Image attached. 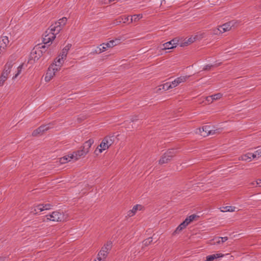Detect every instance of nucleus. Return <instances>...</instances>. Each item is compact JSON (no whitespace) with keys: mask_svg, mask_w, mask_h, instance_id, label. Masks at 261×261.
<instances>
[{"mask_svg":"<svg viewBox=\"0 0 261 261\" xmlns=\"http://www.w3.org/2000/svg\"><path fill=\"white\" fill-rule=\"evenodd\" d=\"M52 206L53 205L49 203L45 204H39L34 207V211H32V212L37 214L38 212H40L44 210H50Z\"/></svg>","mask_w":261,"mask_h":261,"instance_id":"obj_13","label":"nucleus"},{"mask_svg":"<svg viewBox=\"0 0 261 261\" xmlns=\"http://www.w3.org/2000/svg\"><path fill=\"white\" fill-rule=\"evenodd\" d=\"M240 160L246 161V162H250L252 159H254L253 153L248 152L246 154L242 155L239 158Z\"/></svg>","mask_w":261,"mask_h":261,"instance_id":"obj_20","label":"nucleus"},{"mask_svg":"<svg viewBox=\"0 0 261 261\" xmlns=\"http://www.w3.org/2000/svg\"><path fill=\"white\" fill-rule=\"evenodd\" d=\"M46 219L47 220L51 221H61L62 218L63 217V215L61 213L55 211L53 212L50 215H47L45 216Z\"/></svg>","mask_w":261,"mask_h":261,"instance_id":"obj_9","label":"nucleus"},{"mask_svg":"<svg viewBox=\"0 0 261 261\" xmlns=\"http://www.w3.org/2000/svg\"><path fill=\"white\" fill-rule=\"evenodd\" d=\"M190 76L184 75L180 76L176 78L174 81L171 82H169L172 86V89L177 87L180 83L185 82L189 77Z\"/></svg>","mask_w":261,"mask_h":261,"instance_id":"obj_11","label":"nucleus"},{"mask_svg":"<svg viewBox=\"0 0 261 261\" xmlns=\"http://www.w3.org/2000/svg\"><path fill=\"white\" fill-rule=\"evenodd\" d=\"M115 139L114 136H108L105 137L95 150V153L98 155L108 149L114 143Z\"/></svg>","mask_w":261,"mask_h":261,"instance_id":"obj_1","label":"nucleus"},{"mask_svg":"<svg viewBox=\"0 0 261 261\" xmlns=\"http://www.w3.org/2000/svg\"><path fill=\"white\" fill-rule=\"evenodd\" d=\"M152 241V238H149L145 240H144L143 242V244L145 245H148L150 244V243Z\"/></svg>","mask_w":261,"mask_h":261,"instance_id":"obj_41","label":"nucleus"},{"mask_svg":"<svg viewBox=\"0 0 261 261\" xmlns=\"http://www.w3.org/2000/svg\"><path fill=\"white\" fill-rule=\"evenodd\" d=\"M108 46L107 44H105V43L100 45L98 47L99 53H101L105 51L108 49Z\"/></svg>","mask_w":261,"mask_h":261,"instance_id":"obj_35","label":"nucleus"},{"mask_svg":"<svg viewBox=\"0 0 261 261\" xmlns=\"http://www.w3.org/2000/svg\"><path fill=\"white\" fill-rule=\"evenodd\" d=\"M228 240L227 237H216L210 241V244L211 245H219L222 244Z\"/></svg>","mask_w":261,"mask_h":261,"instance_id":"obj_14","label":"nucleus"},{"mask_svg":"<svg viewBox=\"0 0 261 261\" xmlns=\"http://www.w3.org/2000/svg\"><path fill=\"white\" fill-rule=\"evenodd\" d=\"M143 206L140 204H137L133 206L132 210L128 211L127 213V217H132L134 216L138 211H141Z\"/></svg>","mask_w":261,"mask_h":261,"instance_id":"obj_17","label":"nucleus"},{"mask_svg":"<svg viewBox=\"0 0 261 261\" xmlns=\"http://www.w3.org/2000/svg\"><path fill=\"white\" fill-rule=\"evenodd\" d=\"M187 225H186L184 222H182L178 227L176 228V230L174 231V233H179L180 231H181L183 229L186 227Z\"/></svg>","mask_w":261,"mask_h":261,"instance_id":"obj_33","label":"nucleus"},{"mask_svg":"<svg viewBox=\"0 0 261 261\" xmlns=\"http://www.w3.org/2000/svg\"><path fill=\"white\" fill-rule=\"evenodd\" d=\"M93 143L94 140L92 139H90L84 143L82 147L85 150H87V152L88 153L89 151L90 148L91 147Z\"/></svg>","mask_w":261,"mask_h":261,"instance_id":"obj_26","label":"nucleus"},{"mask_svg":"<svg viewBox=\"0 0 261 261\" xmlns=\"http://www.w3.org/2000/svg\"><path fill=\"white\" fill-rule=\"evenodd\" d=\"M9 40L7 36H2L0 37V54L6 50L8 44Z\"/></svg>","mask_w":261,"mask_h":261,"instance_id":"obj_12","label":"nucleus"},{"mask_svg":"<svg viewBox=\"0 0 261 261\" xmlns=\"http://www.w3.org/2000/svg\"><path fill=\"white\" fill-rule=\"evenodd\" d=\"M222 96V94L220 93L212 95L206 98V100L208 102H212L213 100L220 99Z\"/></svg>","mask_w":261,"mask_h":261,"instance_id":"obj_23","label":"nucleus"},{"mask_svg":"<svg viewBox=\"0 0 261 261\" xmlns=\"http://www.w3.org/2000/svg\"><path fill=\"white\" fill-rule=\"evenodd\" d=\"M51 127L50 126V124H46L40 126L39 127L34 130L32 133V135L34 136H36L38 135H40L42 134L44 131L47 130Z\"/></svg>","mask_w":261,"mask_h":261,"instance_id":"obj_15","label":"nucleus"},{"mask_svg":"<svg viewBox=\"0 0 261 261\" xmlns=\"http://www.w3.org/2000/svg\"><path fill=\"white\" fill-rule=\"evenodd\" d=\"M251 184L254 187H257L255 184V181L251 182Z\"/></svg>","mask_w":261,"mask_h":261,"instance_id":"obj_47","label":"nucleus"},{"mask_svg":"<svg viewBox=\"0 0 261 261\" xmlns=\"http://www.w3.org/2000/svg\"><path fill=\"white\" fill-rule=\"evenodd\" d=\"M221 211L222 212H232L236 211V207L233 206H226L220 208Z\"/></svg>","mask_w":261,"mask_h":261,"instance_id":"obj_27","label":"nucleus"},{"mask_svg":"<svg viewBox=\"0 0 261 261\" xmlns=\"http://www.w3.org/2000/svg\"><path fill=\"white\" fill-rule=\"evenodd\" d=\"M9 74H8L7 72H4L3 71L1 76H2V77H5V78L7 79L8 78V75H9Z\"/></svg>","mask_w":261,"mask_h":261,"instance_id":"obj_43","label":"nucleus"},{"mask_svg":"<svg viewBox=\"0 0 261 261\" xmlns=\"http://www.w3.org/2000/svg\"><path fill=\"white\" fill-rule=\"evenodd\" d=\"M178 42V40L176 38H174L170 41L161 45L160 48L162 50L172 49L177 46Z\"/></svg>","mask_w":261,"mask_h":261,"instance_id":"obj_6","label":"nucleus"},{"mask_svg":"<svg viewBox=\"0 0 261 261\" xmlns=\"http://www.w3.org/2000/svg\"><path fill=\"white\" fill-rule=\"evenodd\" d=\"M22 67H23V65L22 64L20 65L17 67V72H16V73L15 74V75L13 77V79H15L17 78V76L20 74V73H21V72L22 71Z\"/></svg>","mask_w":261,"mask_h":261,"instance_id":"obj_34","label":"nucleus"},{"mask_svg":"<svg viewBox=\"0 0 261 261\" xmlns=\"http://www.w3.org/2000/svg\"><path fill=\"white\" fill-rule=\"evenodd\" d=\"M215 131L211 129L210 126L205 125L201 128H199L196 133L199 134L201 136L205 137L208 135L214 134Z\"/></svg>","mask_w":261,"mask_h":261,"instance_id":"obj_5","label":"nucleus"},{"mask_svg":"<svg viewBox=\"0 0 261 261\" xmlns=\"http://www.w3.org/2000/svg\"><path fill=\"white\" fill-rule=\"evenodd\" d=\"M165 0H161V4L162 5L163 3H165Z\"/></svg>","mask_w":261,"mask_h":261,"instance_id":"obj_48","label":"nucleus"},{"mask_svg":"<svg viewBox=\"0 0 261 261\" xmlns=\"http://www.w3.org/2000/svg\"><path fill=\"white\" fill-rule=\"evenodd\" d=\"M196 40L195 36H194V37L191 36L190 38H189L187 40H186L185 41V43H186L187 44H190L193 43Z\"/></svg>","mask_w":261,"mask_h":261,"instance_id":"obj_36","label":"nucleus"},{"mask_svg":"<svg viewBox=\"0 0 261 261\" xmlns=\"http://www.w3.org/2000/svg\"><path fill=\"white\" fill-rule=\"evenodd\" d=\"M66 22L67 18L66 17H63L60 19L58 21L52 24L51 25L56 30V32L60 33Z\"/></svg>","mask_w":261,"mask_h":261,"instance_id":"obj_10","label":"nucleus"},{"mask_svg":"<svg viewBox=\"0 0 261 261\" xmlns=\"http://www.w3.org/2000/svg\"><path fill=\"white\" fill-rule=\"evenodd\" d=\"M73 156H72L71 154H68L67 155H65L62 158H61L59 159V162L60 164H65L69 161H70L71 160H73Z\"/></svg>","mask_w":261,"mask_h":261,"instance_id":"obj_24","label":"nucleus"},{"mask_svg":"<svg viewBox=\"0 0 261 261\" xmlns=\"http://www.w3.org/2000/svg\"><path fill=\"white\" fill-rule=\"evenodd\" d=\"M41 47H42V48H45V47H44V45H42Z\"/></svg>","mask_w":261,"mask_h":261,"instance_id":"obj_49","label":"nucleus"},{"mask_svg":"<svg viewBox=\"0 0 261 261\" xmlns=\"http://www.w3.org/2000/svg\"><path fill=\"white\" fill-rule=\"evenodd\" d=\"M175 153V150L173 149L168 150L159 160V163L163 164L170 161Z\"/></svg>","mask_w":261,"mask_h":261,"instance_id":"obj_4","label":"nucleus"},{"mask_svg":"<svg viewBox=\"0 0 261 261\" xmlns=\"http://www.w3.org/2000/svg\"><path fill=\"white\" fill-rule=\"evenodd\" d=\"M65 59H62V57L58 56L55 60V62L51 65L59 71L60 70L61 67L63 65Z\"/></svg>","mask_w":261,"mask_h":261,"instance_id":"obj_19","label":"nucleus"},{"mask_svg":"<svg viewBox=\"0 0 261 261\" xmlns=\"http://www.w3.org/2000/svg\"><path fill=\"white\" fill-rule=\"evenodd\" d=\"M121 20L119 21L120 22L122 21L123 23H126L129 20V16H123L121 17Z\"/></svg>","mask_w":261,"mask_h":261,"instance_id":"obj_40","label":"nucleus"},{"mask_svg":"<svg viewBox=\"0 0 261 261\" xmlns=\"http://www.w3.org/2000/svg\"><path fill=\"white\" fill-rule=\"evenodd\" d=\"M107 254L108 252H107V250L101 248V250L98 254L97 258L95 260H97V261H105Z\"/></svg>","mask_w":261,"mask_h":261,"instance_id":"obj_22","label":"nucleus"},{"mask_svg":"<svg viewBox=\"0 0 261 261\" xmlns=\"http://www.w3.org/2000/svg\"><path fill=\"white\" fill-rule=\"evenodd\" d=\"M42 56V50L40 47H36L32 51L30 55L31 60L37 61Z\"/></svg>","mask_w":261,"mask_h":261,"instance_id":"obj_7","label":"nucleus"},{"mask_svg":"<svg viewBox=\"0 0 261 261\" xmlns=\"http://www.w3.org/2000/svg\"><path fill=\"white\" fill-rule=\"evenodd\" d=\"M7 80V79L5 78V77H2L0 76V86H3L6 81Z\"/></svg>","mask_w":261,"mask_h":261,"instance_id":"obj_42","label":"nucleus"},{"mask_svg":"<svg viewBox=\"0 0 261 261\" xmlns=\"http://www.w3.org/2000/svg\"><path fill=\"white\" fill-rule=\"evenodd\" d=\"M142 18V14H139L134 15L133 16H132V17H131L130 22H132L133 21H134V22L138 21L139 20H140Z\"/></svg>","mask_w":261,"mask_h":261,"instance_id":"obj_31","label":"nucleus"},{"mask_svg":"<svg viewBox=\"0 0 261 261\" xmlns=\"http://www.w3.org/2000/svg\"><path fill=\"white\" fill-rule=\"evenodd\" d=\"M160 87H161L159 88L160 90L162 89L165 91L172 89V86H171V84L169 82H167L160 86Z\"/></svg>","mask_w":261,"mask_h":261,"instance_id":"obj_32","label":"nucleus"},{"mask_svg":"<svg viewBox=\"0 0 261 261\" xmlns=\"http://www.w3.org/2000/svg\"><path fill=\"white\" fill-rule=\"evenodd\" d=\"M59 32H56V30L51 25L45 32L43 37V42L44 44H50L55 39L56 35Z\"/></svg>","mask_w":261,"mask_h":261,"instance_id":"obj_2","label":"nucleus"},{"mask_svg":"<svg viewBox=\"0 0 261 261\" xmlns=\"http://www.w3.org/2000/svg\"><path fill=\"white\" fill-rule=\"evenodd\" d=\"M51 127L50 126V124H46L40 126L39 127L34 130L32 133V135L34 136H36L38 135H40L42 134L44 131L47 130Z\"/></svg>","mask_w":261,"mask_h":261,"instance_id":"obj_16","label":"nucleus"},{"mask_svg":"<svg viewBox=\"0 0 261 261\" xmlns=\"http://www.w3.org/2000/svg\"><path fill=\"white\" fill-rule=\"evenodd\" d=\"M196 217V215H192L188 217L184 221V223L186 224V225H188L191 222H192L194 219Z\"/></svg>","mask_w":261,"mask_h":261,"instance_id":"obj_30","label":"nucleus"},{"mask_svg":"<svg viewBox=\"0 0 261 261\" xmlns=\"http://www.w3.org/2000/svg\"><path fill=\"white\" fill-rule=\"evenodd\" d=\"M254 158H258L261 156V148H259L253 153Z\"/></svg>","mask_w":261,"mask_h":261,"instance_id":"obj_38","label":"nucleus"},{"mask_svg":"<svg viewBox=\"0 0 261 261\" xmlns=\"http://www.w3.org/2000/svg\"><path fill=\"white\" fill-rule=\"evenodd\" d=\"M88 153L87 150L84 149L83 147L81 150H77L71 154L73 156V160H77L80 158L86 155Z\"/></svg>","mask_w":261,"mask_h":261,"instance_id":"obj_18","label":"nucleus"},{"mask_svg":"<svg viewBox=\"0 0 261 261\" xmlns=\"http://www.w3.org/2000/svg\"><path fill=\"white\" fill-rule=\"evenodd\" d=\"M119 41V39L112 40L107 43H105V44L107 45L108 48H111L118 44Z\"/></svg>","mask_w":261,"mask_h":261,"instance_id":"obj_29","label":"nucleus"},{"mask_svg":"<svg viewBox=\"0 0 261 261\" xmlns=\"http://www.w3.org/2000/svg\"><path fill=\"white\" fill-rule=\"evenodd\" d=\"M71 45L70 44H67L62 49L61 53L59 56L62 58V59H66L68 51L70 49Z\"/></svg>","mask_w":261,"mask_h":261,"instance_id":"obj_21","label":"nucleus"},{"mask_svg":"<svg viewBox=\"0 0 261 261\" xmlns=\"http://www.w3.org/2000/svg\"><path fill=\"white\" fill-rule=\"evenodd\" d=\"M112 247V243L111 242H108L105 246L102 248V249L107 250V252H108V251L111 249Z\"/></svg>","mask_w":261,"mask_h":261,"instance_id":"obj_37","label":"nucleus"},{"mask_svg":"<svg viewBox=\"0 0 261 261\" xmlns=\"http://www.w3.org/2000/svg\"><path fill=\"white\" fill-rule=\"evenodd\" d=\"M255 184L256 186L261 187V179H258L256 181H255Z\"/></svg>","mask_w":261,"mask_h":261,"instance_id":"obj_44","label":"nucleus"},{"mask_svg":"<svg viewBox=\"0 0 261 261\" xmlns=\"http://www.w3.org/2000/svg\"><path fill=\"white\" fill-rule=\"evenodd\" d=\"M236 21L234 20L224 23L223 25L219 26L218 28L214 30V34L218 35L229 31L231 28L234 25Z\"/></svg>","mask_w":261,"mask_h":261,"instance_id":"obj_3","label":"nucleus"},{"mask_svg":"<svg viewBox=\"0 0 261 261\" xmlns=\"http://www.w3.org/2000/svg\"><path fill=\"white\" fill-rule=\"evenodd\" d=\"M114 0H105V4H110L111 2H113Z\"/></svg>","mask_w":261,"mask_h":261,"instance_id":"obj_46","label":"nucleus"},{"mask_svg":"<svg viewBox=\"0 0 261 261\" xmlns=\"http://www.w3.org/2000/svg\"><path fill=\"white\" fill-rule=\"evenodd\" d=\"M13 64L12 62H7L4 66L3 71L7 72L8 74H9L11 72L12 68L13 67Z\"/></svg>","mask_w":261,"mask_h":261,"instance_id":"obj_28","label":"nucleus"},{"mask_svg":"<svg viewBox=\"0 0 261 261\" xmlns=\"http://www.w3.org/2000/svg\"><path fill=\"white\" fill-rule=\"evenodd\" d=\"M213 66V65H206V66L204 67V70H208V69H210V68H211V67H212Z\"/></svg>","mask_w":261,"mask_h":261,"instance_id":"obj_45","label":"nucleus"},{"mask_svg":"<svg viewBox=\"0 0 261 261\" xmlns=\"http://www.w3.org/2000/svg\"><path fill=\"white\" fill-rule=\"evenodd\" d=\"M223 256L222 253H216L208 255L206 256V261H213L215 259H217Z\"/></svg>","mask_w":261,"mask_h":261,"instance_id":"obj_25","label":"nucleus"},{"mask_svg":"<svg viewBox=\"0 0 261 261\" xmlns=\"http://www.w3.org/2000/svg\"><path fill=\"white\" fill-rule=\"evenodd\" d=\"M195 36L196 40H200L205 37V34L204 33L199 32Z\"/></svg>","mask_w":261,"mask_h":261,"instance_id":"obj_39","label":"nucleus"},{"mask_svg":"<svg viewBox=\"0 0 261 261\" xmlns=\"http://www.w3.org/2000/svg\"><path fill=\"white\" fill-rule=\"evenodd\" d=\"M58 70L57 68H54L51 65L49 66L48 68L46 75L44 77V80L46 82H48L50 80H51L55 76L56 73L58 72Z\"/></svg>","mask_w":261,"mask_h":261,"instance_id":"obj_8","label":"nucleus"}]
</instances>
